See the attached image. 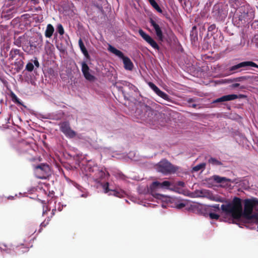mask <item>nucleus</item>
<instances>
[{
    "label": "nucleus",
    "instance_id": "nucleus-1",
    "mask_svg": "<svg viewBox=\"0 0 258 258\" xmlns=\"http://www.w3.org/2000/svg\"><path fill=\"white\" fill-rule=\"evenodd\" d=\"M256 205H258L257 199H246L244 200V210L242 212L241 200L235 197L231 203L222 205L221 208L223 212L231 214L235 219L240 218L242 215L247 219H251L253 217L252 212Z\"/></svg>",
    "mask_w": 258,
    "mask_h": 258
},
{
    "label": "nucleus",
    "instance_id": "nucleus-2",
    "mask_svg": "<svg viewBox=\"0 0 258 258\" xmlns=\"http://www.w3.org/2000/svg\"><path fill=\"white\" fill-rule=\"evenodd\" d=\"M253 14L250 11L248 5H244L237 8L233 17V20L237 26L248 22L253 18Z\"/></svg>",
    "mask_w": 258,
    "mask_h": 258
},
{
    "label": "nucleus",
    "instance_id": "nucleus-3",
    "mask_svg": "<svg viewBox=\"0 0 258 258\" xmlns=\"http://www.w3.org/2000/svg\"><path fill=\"white\" fill-rule=\"evenodd\" d=\"M114 87H115L118 92V97L119 98L121 95L126 100H130L138 91V88L135 85L125 81L115 82L114 84Z\"/></svg>",
    "mask_w": 258,
    "mask_h": 258
},
{
    "label": "nucleus",
    "instance_id": "nucleus-4",
    "mask_svg": "<svg viewBox=\"0 0 258 258\" xmlns=\"http://www.w3.org/2000/svg\"><path fill=\"white\" fill-rule=\"evenodd\" d=\"M157 170L163 175H167L175 173L179 169L178 167L172 164L167 160H161L156 165Z\"/></svg>",
    "mask_w": 258,
    "mask_h": 258
},
{
    "label": "nucleus",
    "instance_id": "nucleus-5",
    "mask_svg": "<svg viewBox=\"0 0 258 258\" xmlns=\"http://www.w3.org/2000/svg\"><path fill=\"white\" fill-rule=\"evenodd\" d=\"M171 185V183L169 181H164L160 182L158 181H154L150 186V190L151 194L157 199H161L163 196L158 193L160 189L168 188Z\"/></svg>",
    "mask_w": 258,
    "mask_h": 258
},
{
    "label": "nucleus",
    "instance_id": "nucleus-6",
    "mask_svg": "<svg viewBox=\"0 0 258 258\" xmlns=\"http://www.w3.org/2000/svg\"><path fill=\"white\" fill-rule=\"evenodd\" d=\"M35 176L39 179H46L51 174L49 166L47 164H41L34 167Z\"/></svg>",
    "mask_w": 258,
    "mask_h": 258
},
{
    "label": "nucleus",
    "instance_id": "nucleus-7",
    "mask_svg": "<svg viewBox=\"0 0 258 258\" xmlns=\"http://www.w3.org/2000/svg\"><path fill=\"white\" fill-rule=\"evenodd\" d=\"M248 67L258 69V65L255 62L251 61H245L230 67L229 71L231 74H234L235 73L241 72L242 70V68H245Z\"/></svg>",
    "mask_w": 258,
    "mask_h": 258
},
{
    "label": "nucleus",
    "instance_id": "nucleus-8",
    "mask_svg": "<svg viewBox=\"0 0 258 258\" xmlns=\"http://www.w3.org/2000/svg\"><path fill=\"white\" fill-rule=\"evenodd\" d=\"M60 131L68 138H74L77 135L75 131L73 130L68 121L60 122L59 124Z\"/></svg>",
    "mask_w": 258,
    "mask_h": 258
},
{
    "label": "nucleus",
    "instance_id": "nucleus-9",
    "mask_svg": "<svg viewBox=\"0 0 258 258\" xmlns=\"http://www.w3.org/2000/svg\"><path fill=\"white\" fill-rule=\"evenodd\" d=\"M139 33L142 37V38L148 44H149L153 48L156 50H159L160 47L159 45L150 35L147 34L141 29H139Z\"/></svg>",
    "mask_w": 258,
    "mask_h": 258
},
{
    "label": "nucleus",
    "instance_id": "nucleus-10",
    "mask_svg": "<svg viewBox=\"0 0 258 258\" xmlns=\"http://www.w3.org/2000/svg\"><path fill=\"white\" fill-rule=\"evenodd\" d=\"M141 110L145 112L144 114L140 116V118L143 120L147 119L148 117H151L153 115L155 116L160 115L159 112L152 109L151 107L148 105L142 106Z\"/></svg>",
    "mask_w": 258,
    "mask_h": 258
},
{
    "label": "nucleus",
    "instance_id": "nucleus-11",
    "mask_svg": "<svg viewBox=\"0 0 258 258\" xmlns=\"http://www.w3.org/2000/svg\"><path fill=\"white\" fill-rule=\"evenodd\" d=\"M243 96H244V95H240L239 96H238L237 95H235V94H229V95H224V96H222L221 97L217 98V99L214 100L213 101V102L214 103H219V102L231 101V100H235L238 98H242Z\"/></svg>",
    "mask_w": 258,
    "mask_h": 258
},
{
    "label": "nucleus",
    "instance_id": "nucleus-12",
    "mask_svg": "<svg viewBox=\"0 0 258 258\" xmlns=\"http://www.w3.org/2000/svg\"><path fill=\"white\" fill-rule=\"evenodd\" d=\"M150 23L151 26L154 28L156 36L160 41L163 40V35L161 28L158 24L152 19H150Z\"/></svg>",
    "mask_w": 258,
    "mask_h": 258
},
{
    "label": "nucleus",
    "instance_id": "nucleus-13",
    "mask_svg": "<svg viewBox=\"0 0 258 258\" xmlns=\"http://www.w3.org/2000/svg\"><path fill=\"white\" fill-rule=\"evenodd\" d=\"M124 69L126 71H132L133 70L134 66L131 59L126 56L122 60Z\"/></svg>",
    "mask_w": 258,
    "mask_h": 258
},
{
    "label": "nucleus",
    "instance_id": "nucleus-14",
    "mask_svg": "<svg viewBox=\"0 0 258 258\" xmlns=\"http://www.w3.org/2000/svg\"><path fill=\"white\" fill-rule=\"evenodd\" d=\"M23 53L21 52L20 50L18 49H12L9 53V60H12L16 58L17 56L22 57L23 56Z\"/></svg>",
    "mask_w": 258,
    "mask_h": 258
},
{
    "label": "nucleus",
    "instance_id": "nucleus-15",
    "mask_svg": "<svg viewBox=\"0 0 258 258\" xmlns=\"http://www.w3.org/2000/svg\"><path fill=\"white\" fill-rule=\"evenodd\" d=\"M54 29L53 26L49 24L47 25L46 29L45 31V36L47 38H50L54 32Z\"/></svg>",
    "mask_w": 258,
    "mask_h": 258
},
{
    "label": "nucleus",
    "instance_id": "nucleus-16",
    "mask_svg": "<svg viewBox=\"0 0 258 258\" xmlns=\"http://www.w3.org/2000/svg\"><path fill=\"white\" fill-rule=\"evenodd\" d=\"M79 47H80L82 53L85 56H88V51L86 49L81 38H80V39L79 40Z\"/></svg>",
    "mask_w": 258,
    "mask_h": 258
},
{
    "label": "nucleus",
    "instance_id": "nucleus-17",
    "mask_svg": "<svg viewBox=\"0 0 258 258\" xmlns=\"http://www.w3.org/2000/svg\"><path fill=\"white\" fill-rule=\"evenodd\" d=\"M114 54L117 56L119 59L122 60L125 58L126 56H125L122 52L120 51L119 50L114 47Z\"/></svg>",
    "mask_w": 258,
    "mask_h": 258
},
{
    "label": "nucleus",
    "instance_id": "nucleus-18",
    "mask_svg": "<svg viewBox=\"0 0 258 258\" xmlns=\"http://www.w3.org/2000/svg\"><path fill=\"white\" fill-rule=\"evenodd\" d=\"M241 0H229V2L231 6L234 9H236L241 5Z\"/></svg>",
    "mask_w": 258,
    "mask_h": 258
},
{
    "label": "nucleus",
    "instance_id": "nucleus-19",
    "mask_svg": "<svg viewBox=\"0 0 258 258\" xmlns=\"http://www.w3.org/2000/svg\"><path fill=\"white\" fill-rule=\"evenodd\" d=\"M105 176V173L102 170H98V172L96 173V180L97 182H100V179L104 178Z\"/></svg>",
    "mask_w": 258,
    "mask_h": 258
},
{
    "label": "nucleus",
    "instance_id": "nucleus-20",
    "mask_svg": "<svg viewBox=\"0 0 258 258\" xmlns=\"http://www.w3.org/2000/svg\"><path fill=\"white\" fill-rule=\"evenodd\" d=\"M157 94L159 96H160V97H161L162 98H163L166 100H167V101L170 100L169 96L166 93L160 90L157 92Z\"/></svg>",
    "mask_w": 258,
    "mask_h": 258
},
{
    "label": "nucleus",
    "instance_id": "nucleus-21",
    "mask_svg": "<svg viewBox=\"0 0 258 258\" xmlns=\"http://www.w3.org/2000/svg\"><path fill=\"white\" fill-rule=\"evenodd\" d=\"M208 162L210 164H211L213 165H222V163L220 161L218 160L215 158L211 157L209 160Z\"/></svg>",
    "mask_w": 258,
    "mask_h": 258
},
{
    "label": "nucleus",
    "instance_id": "nucleus-22",
    "mask_svg": "<svg viewBox=\"0 0 258 258\" xmlns=\"http://www.w3.org/2000/svg\"><path fill=\"white\" fill-rule=\"evenodd\" d=\"M83 75L85 78L90 82L94 81L96 79L95 77L91 75L89 72L83 74Z\"/></svg>",
    "mask_w": 258,
    "mask_h": 258
},
{
    "label": "nucleus",
    "instance_id": "nucleus-23",
    "mask_svg": "<svg viewBox=\"0 0 258 258\" xmlns=\"http://www.w3.org/2000/svg\"><path fill=\"white\" fill-rule=\"evenodd\" d=\"M214 179L216 182L218 183H224L225 181L229 180L225 177H221L219 176H214Z\"/></svg>",
    "mask_w": 258,
    "mask_h": 258
},
{
    "label": "nucleus",
    "instance_id": "nucleus-24",
    "mask_svg": "<svg viewBox=\"0 0 258 258\" xmlns=\"http://www.w3.org/2000/svg\"><path fill=\"white\" fill-rule=\"evenodd\" d=\"M24 62L22 59L20 58H16L15 62V65L17 67L19 70H21L23 67Z\"/></svg>",
    "mask_w": 258,
    "mask_h": 258
},
{
    "label": "nucleus",
    "instance_id": "nucleus-25",
    "mask_svg": "<svg viewBox=\"0 0 258 258\" xmlns=\"http://www.w3.org/2000/svg\"><path fill=\"white\" fill-rule=\"evenodd\" d=\"M206 165V164L205 163L199 164L194 167L192 170L194 171H199L200 170H203L205 168Z\"/></svg>",
    "mask_w": 258,
    "mask_h": 258
},
{
    "label": "nucleus",
    "instance_id": "nucleus-26",
    "mask_svg": "<svg viewBox=\"0 0 258 258\" xmlns=\"http://www.w3.org/2000/svg\"><path fill=\"white\" fill-rule=\"evenodd\" d=\"M81 66L83 74H84L90 71V69L85 61H83L81 63Z\"/></svg>",
    "mask_w": 258,
    "mask_h": 258
},
{
    "label": "nucleus",
    "instance_id": "nucleus-27",
    "mask_svg": "<svg viewBox=\"0 0 258 258\" xmlns=\"http://www.w3.org/2000/svg\"><path fill=\"white\" fill-rule=\"evenodd\" d=\"M101 185L104 193H108L109 191H112L111 189L109 188V183L108 182L101 183Z\"/></svg>",
    "mask_w": 258,
    "mask_h": 258
},
{
    "label": "nucleus",
    "instance_id": "nucleus-28",
    "mask_svg": "<svg viewBox=\"0 0 258 258\" xmlns=\"http://www.w3.org/2000/svg\"><path fill=\"white\" fill-rule=\"evenodd\" d=\"M248 76H241L234 78L233 81L242 82L248 80Z\"/></svg>",
    "mask_w": 258,
    "mask_h": 258
},
{
    "label": "nucleus",
    "instance_id": "nucleus-29",
    "mask_svg": "<svg viewBox=\"0 0 258 258\" xmlns=\"http://www.w3.org/2000/svg\"><path fill=\"white\" fill-rule=\"evenodd\" d=\"M158 12L162 13L163 11L161 8L159 6L158 4L155 2L151 5Z\"/></svg>",
    "mask_w": 258,
    "mask_h": 258
},
{
    "label": "nucleus",
    "instance_id": "nucleus-30",
    "mask_svg": "<svg viewBox=\"0 0 258 258\" xmlns=\"http://www.w3.org/2000/svg\"><path fill=\"white\" fill-rule=\"evenodd\" d=\"M114 176L119 179L124 180L125 179V176L121 173L120 172H114Z\"/></svg>",
    "mask_w": 258,
    "mask_h": 258
},
{
    "label": "nucleus",
    "instance_id": "nucleus-31",
    "mask_svg": "<svg viewBox=\"0 0 258 258\" xmlns=\"http://www.w3.org/2000/svg\"><path fill=\"white\" fill-rule=\"evenodd\" d=\"M12 98L13 101L15 103L20 105L22 104L19 99L17 97V96L14 93L12 94Z\"/></svg>",
    "mask_w": 258,
    "mask_h": 258
},
{
    "label": "nucleus",
    "instance_id": "nucleus-32",
    "mask_svg": "<svg viewBox=\"0 0 258 258\" xmlns=\"http://www.w3.org/2000/svg\"><path fill=\"white\" fill-rule=\"evenodd\" d=\"M26 70L28 72H32L34 70V64L30 62H28L26 66Z\"/></svg>",
    "mask_w": 258,
    "mask_h": 258
},
{
    "label": "nucleus",
    "instance_id": "nucleus-33",
    "mask_svg": "<svg viewBox=\"0 0 258 258\" xmlns=\"http://www.w3.org/2000/svg\"><path fill=\"white\" fill-rule=\"evenodd\" d=\"M150 87L153 89V90L157 94V92L160 90L159 88L157 87L153 83L150 82L149 84Z\"/></svg>",
    "mask_w": 258,
    "mask_h": 258
},
{
    "label": "nucleus",
    "instance_id": "nucleus-34",
    "mask_svg": "<svg viewBox=\"0 0 258 258\" xmlns=\"http://www.w3.org/2000/svg\"><path fill=\"white\" fill-rule=\"evenodd\" d=\"M114 196H116L119 198L123 197L124 192L122 191H117L116 189H114Z\"/></svg>",
    "mask_w": 258,
    "mask_h": 258
},
{
    "label": "nucleus",
    "instance_id": "nucleus-35",
    "mask_svg": "<svg viewBox=\"0 0 258 258\" xmlns=\"http://www.w3.org/2000/svg\"><path fill=\"white\" fill-rule=\"evenodd\" d=\"M57 30L60 35L64 34V29L61 24H58L57 27Z\"/></svg>",
    "mask_w": 258,
    "mask_h": 258
},
{
    "label": "nucleus",
    "instance_id": "nucleus-36",
    "mask_svg": "<svg viewBox=\"0 0 258 258\" xmlns=\"http://www.w3.org/2000/svg\"><path fill=\"white\" fill-rule=\"evenodd\" d=\"M210 199L212 201H216V202H223V201L222 200V199L221 198L218 197H215L214 196H210Z\"/></svg>",
    "mask_w": 258,
    "mask_h": 258
},
{
    "label": "nucleus",
    "instance_id": "nucleus-37",
    "mask_svg": "<svg viewBox=\"0 0 258 258\" xmlns=\"http://www.w3.org/2000/svg\"><path fill=\"white\" fill-rule=\"evenodd\" d=\"M209 216H210V218L211 219H219V215L217 214H215V213H210L209 214Z\"/></svg>",
    "mask_w": 258,
    "mask_h": 258
},
{
    "label": "nucleus",
    "instance_id": "nucleus-38",
    "mask_svg": "<svg viewBox=\"0 0 258 258\" xmlns=\"http://www.w3.org/2000/svg\"><path fill=\"white\" fill-rule=\"evenodd\" d=\"M216 28V25L213 24L211 25L208 28V32H213L214 31Z\"/></svg>",
    "mask_w": 258,
    "mask_h": 258
},
{
    "label": "nucleus",
    "instance_id": "nucleus-39",
    "mask_svg": "<svg viewBox=\"0 0 258 258\" xmlns=\"http://www.w3.org/2000/svg\"><path fill=\"white\" fill-rule=\"evenodd\" d=\"M185 206V204L183 203H180L176 205L175 207L178 209H181Z\"/></svg>",
    "mask_w": 258,
    "mask_h": 258
},
{
    "label": "nucleus",
    "instance_id": "nucleus-40",
    "mask_svg": "<svg viewBox=\"0 0 258 258\" xmlns=\"http://www.w3.org/2000/svg\"><path fill=\"white\" fill-rule=\"evenodd\" d=\"M248 80H252L255 82H258V75L257 76H248Z\"/></svg>",
    "mask_w": 258,
    "mask_h": 258
},
{
    "label": "nucleus",
    "instance_id": "nucleus-41",
    "mask_svg": "<svg viewBox=\"0 0 258 258\" xmlns=\"http://www.w3.org/2000/svg\"><path fill=\"white\" fill-rule=\"evenodd\" d=\"M34 64L37 67H39V63L37 60V59L36 58L34 60Z\"/></svg>",
    "mask_w": 258,
    "mask_h": 258
},
{
    "label": "nucleus",
    "instance_id": "nucleus-42",
    "mask_svg": "<svg viewBox=\"0 0 258 258\" xmlns=\"http://www.w3.org/2000/svg\"><path fill=\"white\" fill-rule=\"evenodd\" d=\"M108 46V50L111 53H113V46L111 44H107Z\"/></svg>",
    "mask_w": 258,
    "mask_h": 258
},
{
    "label": "nucleus",
    "instance_id": "nucleus-43",
    "mask_svg": "<svg viewBox=\"0 0 258 258\" xmlns=\"http://www.w3.org/2000/svg\"><path fill=\"white\" fill-rule=\"evenodd\" d=\"M177 185L181 187H184L185 183L183 181H178L177 183Z\"/></svg>",
    "mask_w": 258,
    "mask_h": 258
},
{
    "label": "nucleus",
    "instance_id": "nucleus-44",
    "mask_svg": "<svg viewBox=\"0 0 258 258\" xmlns=\"http://www.w3.org/2000/svg\"><path fill=\"white\" fill-rule=\"evenodd\" d=\"M239 86H240V84H239V83H235V84H233L231 85V87L233 88H235L238 87Z\"/></svg>",
    "mask_w": 258,
    "mask_h": 258
},
{
    "label": "nucleus",
    "instance_id": "nucleus-45",
    "mask_svg": "<svg viewBox=\"0 0 258 258\" xmlns=\"http://www.w3.org/2000/svg\"><path fill=\"white\" fill-rule=\"evenodd\" d=\"M212 207L215 208V209H216L218 210H220V207H219V204H215V205H214L212 206Z\"/></svg>",
    "mask_w": 258,
    "mask_h": 258
},
{
    "label": "nucleus",
    "instance_id": "nucleus-46",
    "mask_svg": "<svg viewBox=\"0 0 258 258\" xmlns=\"http://www.w3.org/2000/svg\"><path fill=\"white\" fill-rule=\"evenodd\" d=\"M195 100L194 99H193V98H189L187 100V102L188 103H191V102H195Z\"/></svg>",
    "mask_w": 258,
    "mask_h": 258
},
{
    "label": "nucleus",
    "instance_id": "nucleus-47",
    "mask_svg": "<svg viewBox=\"0 0 258 258\" xmlns=\"http://www.w3.org/2000/svg\"><path fill=\"white\" fill-rule=\"evenodd\" d=\"M46 43H47V46H45V49H46L47 47H50V46H52V45L51 43H50L48 42V41H46Z\"/></svg>",
    "mask_w": 258,
    "mask_h": 258
},
{
    "label": "nucleus",
    "instance_id": "nucleus-48",
    "mask_svg": "<svg viewBox=\"0 0 258 258\" xmlns=\"http://www.w3.org/2000/svg\"><path fill=\"white\" fill-rule=\"evenodd\" d=\"M39 39H40V43H41L40 45L41 46L42 42H43V38H42V36L41 35L40 36Z\"/></svg>",
    "mask_w": 258,
    "mask_h": 258
},
{
    "label": "nucleus",
    "instance_id": "nucleus-49",
    "mask_svg": "<svg viewBox=\"0 0 258 258\" xmlns=\"http://www.w3.org/2000/svg\"><path fill=\"white\" fill-rule=\"evenodd\" d=\"M189 106H190V107H192V108H196V107H197V105L196 104H192V105H189Z\"/></svg>",
    "mask_w": 258,
    "mask_h": 258
},
{
    "label": "nucleus",
    "instance_id": "nucleus-50",
    "mask_svg": "<svg viewBox=\"0 0 258 258\" xmlns=\"http://www.w3.org/2000/svg\"><path fill=\"white\" fill-rule=\"evenodd\" d=\"M48 224V222H47L46 224H45V223L44 222L41 224L40 226L41 227H45L46 225V224Z\"/></svg>",
    "mask_w": 258,
    "mask_h": 258
},
{
    "label": "nucleus",
    "instance_id": "nucleus-51",
    "mask_svg": "<svg viewBox=\"0 0 258 258\" xmlns=\"http://www.w3.org/2000/svg\"><path fill=\"white\" fill-rule=\"evenodd\" d=\"M150 5L152 4L154 2H155V0H148Z\"/></svg>",
    "mask_w": 258,
    "mask_h": 258
},
{
    "label": "nucleus",
    "instance_id": "nucleus-52",
    "mask_svg": "<svg viewBox=\"0 0 258 258\" xmlns=\"http://www.w3.org/2000/svg\"><path fill=\"white\" fill-rule=\"evenodd\" d=\"M55 211H56V209H53V210H52V215H53L54 214V213H55Z\"/></svg>",
    "mask_w": 258,
    "mask_h": 258
},
{
    "label": "nucleus",
    "instance_id": "nucleus-53",
    "mask_svg": "<svg viewBox=\"0 0 258 258\" xmlns=\"http://www.w3.org/2000/svg\"><path fill=\"white\" fill-rule=\"evenodd\" d=\"M140 111V110H139V109H138L136 111V113H139V112Z\"/></svg>",
    "mask_w": 258,
    "mask_h": 258
},
{
    "label": "nucleus",
    "instance_id": "nucleus-54",
    "mask_svg": "<svg viewBox=\"0 0 258 258\" xmlns=\"http://www.w3.org/2000/svg\"><path fill=\"white\" fill-rule=\"evenodd\" d=\"M192 29H196V26H194V27H192Z\"/></svg>",
    "mask_w": 258,
    "mask_h": 258
},
{
    "label": "nucleus",
    "instance_id": "nucleus-55",
    "mask_svg": "<svg viewBox=\"0 0 258 258\" xmlns=\"http://www.w3.org/2000/svg\"><path fill=\"white\" fill-rule=\"evenodd\" d=\"M179 2H182V0H178Z\"/></svg>",
    "mask_w": 258,
    "mask_h": 258
},
{
    "label": "nucleus",
    "instance_id": "nucleus-56",
    "mask_svg": "<svg viewBox=\"0 0 258 258\" xmlns=\"http://www.w3.org/2000/svg\"><path fill=\"white\" fill-rule=\"evenodd\" d=\"M30 150L33 151V152L34 151L33 150H32L31 149H30Z\"/></svg>",
    "mask_w": 258,
    "mask_h": 258
},
{
    "label": "nucleus",
    "instance_id": "nucleus-57",
    "mask_svg": "<svg viewBox=\"0 0 258 258\" xmlns=\"http://www.w3.org/2000/svg\"><path fill=\"white\" fill-rule=\"evenodd\" d=\"M35 160V159L34 158H33V159H32V160H33V161H34Z\"/></svg>",
    "mask_w": 258,
    "mask_h": 258
},
{
    "label": "nucleus",
    "instance_id": "nucleus-58",
    "mask_svg": "<svg viewBox=\"0 0 258 258\" xmlns=\"http://www.w3.org/2000/svg\"><path fill=\"white\" fill-rule=\"evenodd\" d=\"M82 197H86V196H84V195H82Z\"/></svg>",
    "mask_w": 258,
    "mask_h": 258
}]
</instances>
